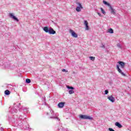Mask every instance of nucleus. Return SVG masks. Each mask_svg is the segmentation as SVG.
I'll return each instance as SVG.
<instances>
[{
	"label": "nucleus",
	"mask_w": 131,
	"mask_h": 131,
	"mask_svg": "<svg viewBox=\"0 0 131 131\" xmlns=\"http://www.w3.org/2000/svg\"><path fill=\"white\" fill-rule=\"evenodd\" d=\"M108 130H110V131H115V130H114V129H113L112 128H108Z\"/></svg>",
	"instance_id": "5701e85b"
},
{
	"label": "nucleus",
	"mask_w": 131,
	"mask_h": 131,
	"mask_svg": "<svg viewBox=\"0 0 131 131\" xmlns=\"http://www.w3.org/2000/svg\"><path fill=\"white\" fill-rule=\"evenodd\" d=\"M115 125L116 126H118V127H119V128H121V127H122V125L121 124H120V123H119V122H116L115 123Z\"/></svg>",
	"instance_id": "f8f14e48"
},
{
	"label": "nucleus",
	"mask_w": 131,
	"mask_h": 131,
	"mask_svg": "<svg viewBox=\"0 0 131 131\" xmlns=\"http://www.w3.org/2000/svg\"><path fill=\"white\" fill-rule=\"evenodd\" d=\"M109 101L112 102V103H114V102H115V99H109Z\"/></svg>",
	"instance_id": "6ab92c4d"
},
{
	"label": "nucleus",
	"mask_w": 131,
	"mask_h": 131,
	"mask_svg": "<svg viewBox=\"0 0 131 131\" xmlns=\"http://www.w3.org/2000/svg\"><path fill=\"white\" fill-rule=\"evenodd\" d=\"M84 25L85 26V30H89L90 28H89V23L87 20H85L84 23Z\"/></svg>",
	"instance_id": "1a4fd4ad"
},
{
	"label": "nucleus",
	"mask_w": 131,
	"mask_h": 131,
	"mask_svg": "<svg viewBox=\"0 0 131 131\" xmlns=\"http://www.w3.org/2000/svg\"><path fill=\"white\" fill-rule=\"evenodd\" d=\"M89 58L90 59V60H91V61H95L96 57L94 56H90L89 57Z\"/></svg>",
	"instance_id": "4468645a"
},
{
	"label": "nucleus",
	"mask_w": 131,
	"mask_h": 131,
	"mask_svg": "<svg viewBox=\"0 0 131 131\" xmlns=\"http://www.w3.org/2000/svg\"><path fill=\"white\" fill-rule=\"evenodd\" d=\"M43 30H44V31H45V32H46L47 33H49V31H50V29H49V28H48V27H45L43 29Z\"/></svg>",
	"instance_id": "9b49d317"
},
{
	"label": "nucleus",
	"mask_w": 131,
	"mask_h": 131,
	"mask_svg": "<svg viewBox=\"0 0 131 131\" xmlns=\"http://www.w3.org/2000/svg\"><path fill=\"white\" fill-rule=\"evenodd\" d=\"M104 92H105V95H107L108 93H109V91H108V90H105Z\"/></svg>",
	"instance_id": "b1692460"
},
{
	"label": "nucleus",
	"mask_w": 131,
	"mask_h": 131,
	"mask_svg": "<svg viewBox=\"0 0 131 131\" xmlns=\"http://www.w3.org/2000/svg\"><path fill=\"white\" fill-rule=\"evenodd\" d=\"M10 94V92L8 90H7L5 91V95H6L7 96H9Z\"/></svg>",
	"instance_id": "ddd939ff"
},
{
	"label": "nucleus",
	"mask_w": 131,
	"mask_h": 131,
	"mask_svg": "<svg viewBox=\"0 0 131 131\" xmlns=\"http://www.w3.org/2000/svg\"><path fill=\"white\" fill-rule=\"evenodd\" d=\"M9 16L10 18H12V19H13V20H15L17 22H19V19L17 17H16V16H14V13H9Z\"/></svg>",
	"instance_id": "20e7f679"
},
{
	"label": "nucleus",
	"mask_w": 131,
	"mask_h": 131,
	"mask_svg": "<svg viewBox=\"0 0 131 131\" xmlns=\"http://www.w3.org/2000/svg\"><path fill=\"white\" fill-rule=\"evenodd\" d=\"M26 82H27V83H30L31 80L30 79H26Z\"/></svg>",
	"instance_id": "dca6fc26"
},
{
	"label": "nucleus",
	"mask_w": 131,
	"mask_h": 131,
	"mask_svg": "<svg viewBox=\"0 0 131 131\" xmlns=\"http://www.w3.org/2000/svg\"><path fill=\"white\" fill-rule=\"evenodd\" d=\"M118 64H119V66H121V68H124V66H125V63L123 61H118Z\"/></svg>",
	"instance_id": "423d86ee"
},
{
	"label": "nucleus",
	"mask_w": 131,
	"mask_h": 131,
	"mask_svg": "<svg viewBox=\"0 0 131 131\" xmlns=\"http://www.w3.org/2000/svg\"><path fill=\"white\" fill-rule=\"evenodd\" d=\"M65 102H59L58 104V106L59 107V108H63V107H64V105H65Z\"/></svg>",
	"instance_id": "9d476101"
},
{
	"label": "nucleus",
	"mask_w": 131,
	"mask_h": 131,
	"mask_svg": "<svg viewBox=\"0 0 131 131\" xmlns=\"http://www.w3.org/2000/svg\"><path fill=\"white\" fill-rule=\"evenodd\" d=\"M117 69L119 73H121V74H122L124 76V75H125L124 73H123V72H122L121 70H120V69L119 68V66H118V64L117 65Z\"/></svg>",
	"instance_id": "6e6552de"
},
{
	"label": "nucleus",
	"mask_w": 131,
	"mask_h": 131,
	"mask_svg": "<svg viewBox=\"0 0 131 131\" xmlns=\"http://www.w3.org/2000/svg\"><path fill=\"white\" fill-rule=\"evenodd\" d=\"M109 33H114V31H113V29H110L108 30Z\"/></svg>",
	"instance_id": "2eb2a0df"
},
{
	"label": "nucleus",
	"mask_w": 131,
	"mask_h": 131,
	"mask_svg": "<svg viewBox=\"0 0 131 131\" xmlns=\"http://www.w3.org/2000/svg\"><path fill=\"white\" fill-rule=\"evenodd\" d=\"M100 10H101L102 14H106V12H105V10H104V9H103V8H101Z\"/></svg>",
	"instance_id": "a211bd4d"
},
{
	"label": "nucleus",
	"mask_w": 131,
	"mask_h": 131,
	"mask_svg": "<svg viewBox=\"0 0 131 131\" xmlns=\"http://www.w3.org/2000/svg\"><path fill=\"white\" fill-rule=\"evenodd\" d=\"M76 4L78 5V7H77L76 8V11L78 12H81V9H83L82 5L80 4V3H77Z\"/></svg>",
	"instance_id": "7ed1b4c3"
},
{
	"label": "nucleus",
	"mask_w": 131,
	"mask_h": 131,
	"mask_svg": "<svg viewBox=\"0 0 131 131\" xmlns=\"http://www.w3.org/2000/svg\"><path fill=\"white\" fill-rule=\"evenodd\" d=\"M69 94H70V95H71V94H74V91H73V90H70V91H69Z\"/></svg>",
	"instance_id": "aec40b11"
},
{
	"label": "nucleus",
	"mask_w": 131,
	"mask_h": 131,
	"mask_svg": "<svg viewBox=\"0 0 131 131\" xmlns=\"http://www.w3.org/2000/svg\"><path fill=\"white\" fill-rule=\"evenodd\" d=\"M67 89L69 90H74V88L70 86H67Z\"/></svg>",
	"instance_id": "f3484780"
},
{
	"label": "nucleus",
	"mask_w": 131,
	"mask_h": 131,
	"mask_svg": "<svg viewBox=\"0 0 131 131\" xmlns=\"http://www.w3.org/2000/svg\"><path fill=\"white\" fill-rule=\"evenodd\" d=\"M97 14L100 17H102V15H101L100 13L98 12Z\"/></svg>",
	"instance_id": "393cba45"
},
{
	"label": "nucleus",
	"mask_w": 131,
	"mask_h": 131,
	"mask_svg": "<svg viewBox=\"0 0 131 131\" xmlns=\"http://www.w3.org/2000/svg\"><path fill=\"white\" fill-rule=\"evenodd\" d=\"M49 33V34H56V31L53 28H50Z\"/></svg>",
	"instance_id": "0eeeda50"
},
{
	"label": "nucleus",
	"mask_w": 131,
	"mask_h": 131,
	"mask_svg": "<svg viewBox=\"0 0 131 131\" xmlns=\"http://www.w3.org/2000/svg\"><path fill=\"white\" fill-rule=\"evenodd\" d=\"M103 4H104V5H106V6H107L108 7H109L111 11V13L113 14L114 15H115V10H114L113 9V8H112V6H111V5H110V4L108 3V2L103 1Z\"/></svg>",
	"instance_id": "f257e3e1"
},
{
	"label": "nucleus",
	"mask_w": 131,
	"mask_h": 131,
	"mask_svg": "<svg viewBox=\"0 0 131 131\" xmlns=\"http://www.w3.org/2000/svg\"><path fill=\"white\" fill-rule=\"evenodd\" d=\"M107 99H114V97H113V96L111 95L109 96Z\"/></svg>",
	"instance_id": "412c9836"
},
{
	"label": "nucleus",
	"mask_w": 131,
	"mask_h": 131,
	"mask_svg": "<svg viewBox=\"0 0 131 131\" xmlns=\"http://www.w3.org/2000/svg\"><path fill=\"white\" fill-rule=\"evenodd\" d=\"M80 118H81V119H89L90 120H92V119H93V117L90 116H86L84 115H81L80 116Z\"/></svg>",
	"instance_id": "f03ea898"
},
{
	"label": "nucleus",
	"mask_w": 131,
	"mask_h": 131,
	"mask_svg": "<svg viewBox=\"0 0 131 131\" xmlns=\"http://www.w3.org/2000/svg\"><path fill=\"white\" fill-rule=\"evenodd\" d=\"M70 33L71 34V35H72V36L73 37L76 38V37H77V36H78L77 34H76V32L73 31L72 30H70Z\"/></svg>",
	"instance_id": "39448f33"
},
{
	"label": "nucleus",
	"mask_w": 131,
	"mask_h": 131,
	"mask_svg": "<svg viewBox=\"0 0 131 131\" xmlns=\"http://www.w3.org/2000/svg\"><path fill=\"white\" fill-rule=\"evenodd\" d=\"M62 72H68V71H66V70H65L64 69L62 70Z\"/></svg>",
	"instance_id": "4be33fe9"
},
{
	"label": "nucleus",
	"mask_w": 131,
	"mask_h": 131,
	"mask_svg": "<svg viewBox=\"0 0 131 131\" xmlns=\"http://www.w3.org/2000/svg\"><path fill=\"white\" fill-rule=\"evenodd\" d=\"M101 48H105V45H102V46L101 47Z\"/></svg>",
	"instance_id": "a878e982"
}]
</instances>
